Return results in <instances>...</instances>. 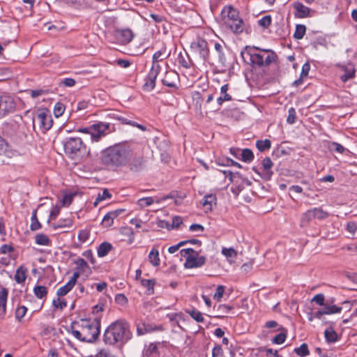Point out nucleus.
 <instances>
[{"mask_svg":"<svg viewBox=\"0 0 357 357\" xmlns=\"http://www.w3.org/2000/svg\"><path fill=\"white\" fill-rule=\"evenodd\" d=\"M133 155L132 150L126 144H116L100 152V163L109 169L126 166Z\"/></svg>","mask_w":357,"mask_h":357,"instance_id":"1","label":"nucleus"},{"mask_svg":"<svg viewBox=\"0 0 357 357\" xmlns=\"http://www.w3.org/2000/svg\"><path fill=\"white\" fill-rule=\"evenodd\" d=\"M71 334L78 340L84 342H93L100 332V318L82 319L74 321L70 326Z\"/></svg>","mask_w":357,"mask_h":357,"instance_id":"2","label":"nucleus"},{"mask_svg":"<svg viewBox=\"0 0 357 357\" xmlns=\"http://www.w3.org/2000/svg\"><path fill=\"white\" fill-rule=\"evenodd\" d=\"M243 61L253 68L269 66L278 60L277 54L270 49H261L256 46H247L241 53Z\"/></svg>","mask_w":357,"mask_h":357,"instance_id":"3","label":"nucleus"},{"mask_svg":"<svg viewBox=\"0 0 357 357\" xmlns=\"http://www.w3.org/2000/svg\"><path fill=\"white\" fill-rule=\"evenodd\" d=\"M132 336L128 323L124 320H117L105 330L103 340L106 344L110 345L124 344L132 338Z\"/></svg>","mask_w":357,"mask_h":357,"instance_id":"4","label":"nucleus"},{"mask_svg":"<svg viewBox=\"0 0 357 357\" xmlns=\"http://www.w3.org/2000/svg\"><path fill=\"white\" fill-rule=\"evenodd\" d=\"M114 130V126L110 123L100 121L89 127L79 128L78 132L89 135L92 142H98L102 137Z\"/></svg>","mask_w":357,"mask_h":357,"instance_id":"5","label":"nucleus"},{"mask_svg":"<svg viewBox=\"0 0 357 357\" xmlns=\"http://www.w3.org/2000/svg\"><path fill=\"white\" fill-rule=\"evenodd\" d=\"M63 144L66 154L71 159L82 157L87 153L86 146L79 137L67 138Z\"/></svg>","mask_w":357,"mask_h":357,"instance_id":"6","label":"nucleus"},{"mask_svg":"<svg viewBox=\"0 0 357 357\" xmlns=\"http://www.w3.org/2000/svg\"><path fill=\"white\" fill-rule=\"evenodd\" d=\"M180 252L181 256L185 258L184 266L186 268H199L206 262V257L199 256V252L192 248L182 249Z\"/></svg>","mask_w":357,"mask_h":357,"instance_id":"7","label":"nucleus"},{"mask_svg":"<svg viewBox=\"0 0 357 357\" xmlns=\"http://www.w3.org/2000/svg\"><path fill=\"white\" fill-rule=\"evenodd\" d=\"M191 52L197 55L204 62L209 61L210 51L208 44L206 40L202 38H196L190 44Z\"/></svg>","mask_w":357,"mask_h":357,"instance_id":"8","label":"nucleus"},{"mask_svg":"<svg viewBox=\"0 0 357 357\" xmlns=\"http://www.w3.org/2000/svg\"><path fill=\"white\" fill-rule=\"evenodd\" d=\"M37 121L40 128L44 131L50 130L53 125V120L50 111L45 108L40 109L37 111L33 121Z\"/></svg>","mask_w":357,"mask_h":357,"instance_id":"9","label":"nucleus"},{"mask_svg":"<svg viewBox=\"0 0 357 357\" xmlns=\"http://www.w3.org/2000/svg\"><path fill=\"white\" fill-rule=\"evenodd\" d=\"M226 62V56L224 53L223 46L220 43H215L214 50L210 53L209 61L210 65L220 63L225 66Z\"/></svg>","mask_w":357,"mask_h":357,"instance_id":"10","label":"nucleus"},{"mask_svg":"<svg viewBox=\"0 0 357 357\" xmlns=\"http://www.w3.org/2000/svg\"><path fill=\"white\" fill-rule=\"evenodd\" d=\"M161 67L159 63L152 62L151 68L146 77V81L144 84L145 90L151 91L155 86V80L160 71Z\"/></svg>","mask_w":357,"mask_h":357,"instance_id":"11","label":"nucleus"},{"mask_svg":"<svg viewBox=\"0 0 357 357\" xmlns=\"http://www.w3.org/2000/svg\"><path fill=\"white\" fill-rule=\"evenodd\" d=\"M178 82V74L172 70H167L164 77L162 79V84L170 88L177 89V84Z\"/></svg>","mask_w":357,"mask_h":357,"instance_id":"12","label":"nucleus"},{"mask_svg":"<svg viewBox=\"0 0 357 357\" xmlns=\"http://www.w3.org/2000/svg\"><path fill=\"white\" fill-rule=\"evenodd\" d=\"M115 37L121 45H127L132 41L134 33L130 29H116Z\"/></svg>","mask_w":357,"mask_h":357,"instance_id":"13","label":"nucleus"},{"mask_svg":"<svg viewBox=\"0 0 357 357\" xmlns=\"http://www.w3.org/2000/svg\"><path fill=\"white\" fill-rule=\"evenodd\" d=\"M15 108V103L12 97L2 96L0 97V112L3 114L13 112Z\"/></svg>","mask_w":357,"mask_h":357,"instance_id":"14","label":"nucleus"},{"mask_svg":"<svg viewBox=\"0 0 357 357\" xmlns=\"http://www.w3.org/2000/svg\"><path fill=\"white\" fill-rule=\"evenodd\" d=\"M108 116H109L110 118H112V119H117L119 120V121L121 122V123L123 124H127V125H130V126H132L133 127H136V128H138L139 129H140L142 131H146V127L142 125V124H139L134 121H132L125 116H120L118 114H116V113H110L108 114Z\"/></svg>","mask_w":357,"mask_h":357,"instance_id":"15","label":"nucleus"},{"mask_svg":"<svg viewBox=\"0 0 357 357\" xmlns=\"http://www.w3.org/2000/svg\"><path fill=\"white\" fill-rule=\"evenodd\" d=\"M261 165L263 167L261 175V178L265 180H270L273 175L271 168L273 163L272 160L269 157H266L262 160Z\"/></svg>","mask_w":357,"mask_h":357,"instance_id":"16","label":"nucleus"},{"mask_svg":"<svg viewBox=\"0 0 357 357\" xmlns=\"http://www.w3.org/2000/svg\"><path fill=\"white\" fill-rule=\"evenodd\" d=\"M8 291L6 287L0 288V321L4 319L6 313V303Z\"/></svg>","mask_w":357,"mask_h":357,"instance_id":"17","label":"nucleus"},{"mask_svg":"<svg viewBox=\"0 0 357 357\" xmlns=\"http://www.w3.org/2000/svg\"><path fill=\"white\" fill-rule=\"evenodd\" d=\"M229 85L225 84L220 88L221 96L216 100L215 110H219L221 108L222 103L225 101H230L232 100L231 96L227 93Z\"/></svg>","mask_w":357,"mask_h":357,"instance_id":"18","label":"nucleus"},{"mask_svg":"<svg viewBox=\"0 0 357 357\" xmlns=\"http://www.w3.org/2000/svg\"><path fill=\"white\" fill-rule=\"evenodd\" d=\"M222 15L225 21H234L239 18L238 11L231 6H225L222 10Z\"/></svg>","mask_w":357,"mask_h":357,"instance_id":"19","label":"nucleus"},{"mask_svg":"<svg viewBox=\"0 0 357 357\" xmlns=\"http://www.w3.org/2000/svg\"><path fill=\"white\" fill-rule=\"evenodd\" d=\"M225 24L234 33H241L245 29L244 22L240 17L234 21H225Z\"/></svg>","mask_w":357,"mask_h":357,"instance_id":"20","label":"nucleus"},{"mask_svg":"<svg viewBox=\"0 0 357 357\" xmlns=\"http://www.w3.org/2000/svg\"><path fill=\"white\" fill-rule=\"evenodd\" d=\"M294 8L296 10L295 16L298 18H305L310 16L311 9L301 2L294 3Z\"/></svg>","mask_w":357,"mask_h":357,"instance_id":"21","label":"nucleus"},{"mask_svg":"<svg viewBox=\"0 0 357 357\" xmlns=\"http://www.w3.org/2000/svg\"><path fill=\"white\" fill-rule=\"evenodd\" d=\"M160 343H150L143 350L142 357H158V346Z\"/></svg>","mask_w":357,"mask_h":357,"instance_id":"22","label":"nucleus"},{"mask_svg":"<svg viewBox=\"0 0 357 357\" xmlns=\"http://www.w3.org/2000/svg\"><path fill=\"white\" fill-rule=\"evenodd\" d=\"M216 195L215 194H208L204 196L202 204L206 212L211 211L213 206L216 204Z\"/></svg>","mask_w":357,"mask_h":357,"instance_id":"23","label":"nucleus"},{"mask_svg":"<svg viewBox=\"0 0 357 357\" xmlns=\"http://www.w3.org/2000/svg\"><path fill=\"white\" fill-rule=\"evenodd\" d=\"M122 212V210H116L108 212L103 218L102 225L109 227L113 225L114 220Z\"/></svg>","mask_w":357,"mask_h":357,"instance_id":"24","label":"nucleus"},{"mask_svg":"<svg viewBox=\"0 0 357 357\" xmlns=\"http://www.w3.org/2000/svg\"><path fill=\"white\" fill-rule=\"evenodd\" d=\"M168 197H163L160 199L152 197L141 198L137 201V204L140 207H146L151 206L153 203H160L161 201L165 200Z\"/></svg>","mask_w":357,"mask_h":357,"instance_id":"25","label":"nucleus"},{"mask_svg":"<svg viewBox=\"0 0 357 357\" xmlns=\"http://www.w3.org/2000/svg\"><path fill=\"white\" fill-rule=\"evenodd\" d=\"M333 302V300H331V302L328 301L324 305V308L322 309L323 311H324L325 314H336L340 313L342 311V307H338L335 305H332V303Z\"/></svg>","mask_w":357,"mask_h":357,"instance_id":"26","label":"nucleus"},{"mask_svg":"<svg viewBox=\"0 0 357 357\" xmlns=\"http://www.w3.org/2000/svg\"><path fill=\"white\" fill-rule=\"evenodd\" d=\"M156 327H153L151 324L144 322L139 323L137 325V333L138 335H143L155 330Z\"/></svg>","mask_w":357,"mask_h":357,"instance_id":"27","label":"nucleus"},{"mask_svg":"<svg viewBox=\"0 0 357 357\" xmlns=\"http://www.w3.org/2000/svg\"><path fill=\"white\" fill-rule=\"evenodd\" d=\"M343 70H344V74L342 75H341V77H340V79L342 80V82L345 83L348 80L354 78L356 70L353 66H351V67L344 66Z\"/></svg>","mask_w":357,"mask_h":357,"instance_id":"28","label":"nucleus"},{"mask_svg":"<svg viewBox=\"0 0 357 357\" xmlns=\"http://www.w3.org/2000/svg\"><path fill=\"white\" fill-rule=\"evenodd\" d=\"M113 248V246L111 243L108 242L102 243L97 250L98 256L99 257H105L109 251H111Z\"/></svg>","mask_w":357,"mask_h":357,"instance_id":"29","label":"nucleus"},{"mask_svg":"<svg viewBox=\"0 0 357 357\" xmlns=\"http://www.w3.org/2000/svg\"><path fill=\"white\" fill-rule=\"evenodd\" d=\"M27 269L24 266H20L15 273V280L18 284L23 283L26 278Z\"/></svg>","mask_w":357,"mask_h":357,"instance_id":"30","label":"nucleus"},{"mask_svg":"<svg viewBox=\"0 0 357 357\" xmlns=\"http://www.w3.org/2000/svg\"><path fill=\"white\" fill-rule=\"evenodd\" d=\"M144 165V160L142 157L135 158L130 164V169L137 172L142 169Z\"/></svg>","mask_w":357,"mask_h":357,"instance_id":"31","label":"nucleus"},{"mask_svg":"<svg viewBox=\"0 0 357 357\" xmlns=\"http://www.w3.org/2000/svg\"><path fill=\"white\" fill-rule=\"evenodd\" d=\"M149 262L153 266H158L160 264V259L159 257V252L157 249L153 248L149 255Z\"/></svg>","mask_w":357,"mask_h":357,"instance_id":"32","label":"nucleus"},{"mask_svg":"<svg viewBox=\"0 0 357 357\" xmlns=\"http://www.w3.org/2000/svg\"><path fill=\"white\" fill-rule=\"evenodd\" d=\"M155 280L150 279H142L141 284L144 287L146 288V294L149 295L153 294L154 293V285H155Z\"/></svg>","mask_w":357,"mask_h":357,"instance_id":"33","label":"nucleus"},{"mask_svg":"<svg viewBox=\"0 0 357 357\" xmlns=\"http://www.w3.org/2000/svg\"><path fill=\"white\" fill-rule=\"evenodd\" d=\"M313 218H314V217L312 210H307L301 216L300 223L301 226L302 227H305Z\"/></svg>","mask_w":357,"mask_h":357,"instance_id":"34","label":"nucleus"},{"mask_svg":"<svg viewBox=\"0 0 357 357\" xmlns=\"http://www.w3.org/2000/svg\"><path fill=\"white\" fill-rule=\"evenodd\" d=\"M314 218L324 220L329 216L327 211H324L321 207H316L312 209Z\"/></svg>","mask_w":357,"mask_h":357,"instance_id":"35","label":"nucleus"},{"mask_svg":"<svg viewBox=\"0 0 357 357\" xmlns=\"http://www.w3.org/2000/svg\"><path fill=\"white\" fill-rule=\"evenodd\" d=\"M73 222L70 218H66L63 220H60L58 223L52 224V227L53 229H56L59 228H64V227H70L73 226Z\"/></svg>","mask_w":357,"mask_h":357,"instance_id":"36","label":"nucleus"},{"mask_svg":"<svg viewBox=\"0 0 357 357\" xmlns=\"http://www.w3.org/2000/svg\"><path fill=\"white\" fill-rule=\"evenodd\" d=\"M222 254L224 256H225L226 258L229 261H234L236 259V256H237L236 251L234 248H222Z\"/></svg>","mask_w":357,"mask_h":357,"instance_id":"37","label":"nucleus"},{"mask_svg":"<svg viewBox=\"0 0 357 357\" xmlns=\"http://www.w3.org/2000/svg\"><path fill=\"white\" fill-rule=\"evenodd\" d=\"M74 284L68 281L65 285L59 287L56 291V295L58 296H63L66 295L73 287Z\"/></svg>","mask_w":357,"mask_h":357,"instance_id":"38","label":"nucleus"},{"mask_svg":"<svg viewBox=\"0 0 357 357\" xmlns=\"http://www.w3.org/2000/svg\"><path fill=\"white\" fill-rule=\"evenodd\" d=\"M36 243L40 245H49L50 240L49 237L44 234H38L35 237Z\"/></svg>","mask_w":357,"mask_h":357,"instance_id":"39","label":"nucleus"},{"mask_svg":"<svg viewBox=\"0 0 357 357\" xmlns=\"http://www.w3.org/2000/svg\"><path fill=\"white\" fill-rule=\"evenodd\" d=\"M112 197V195L110 194V192H109V190L107 189H105L102 192H99L98 195H97V197H96V199L93 203V205L95 206H97L98 204L103 201V200H105L107 199H109L111 198Z\"/></svg>","mask_w":357,"mask_h":357,"instance_id":"40","label":"nucleus"},{"mask_svg":"<svg viewBox=\"0 0 357 357\" xmlns=\"http://www.w3.org/2000/svg\"><path fill=\"white\" fill-rule=\"evenodd\" d=\"M256 146L259 151L263 152L271 148V142L267 139L264 140H257L256 142Z\"/></svg>","mask_w":357,"mask_h":357,"instance_id":"41","label":"nucleus"},{"mask_svg":"<svg viewBox=\"0 0 357 357\" xmlns=\"http://www.w3.org/2000/svg\"><path fill=\"white\" fill-rule=\"evenodd\" d=\"M306 31V26L303 24H297L295 28L294 38L297 40H301L303 38Z\"/></svg>","mask_w":357,"mask_h":357,"instance_id":"42","label":"nucleus"},{"mask_svg":"<svg viewBox=\"0 0 357 357\" xmlns=\"http://www.w3.org/2000/svg\"><path fill=\"white\" fill-rule=\"evenodd\" d=\"M36 213H37L36 210H34L32 213V215H31V223L30 225V229L31 231H36L41 228V224L40 223V222L38 220Z\"/></svg>","mask_w":357,"mask_h":357,"instance_id":"43","label":"nucleus"},{"mask_svg":"<svg viewBox=\"0 0 357 357\" xmlns=\"http://www.w3.org/2000/svg\"><path fill=\"white\" fill-rule=\"evenodd\" d=\"M294 351L300 357H305L310 354L308 346L306 343H303L299 347L295 348Z\"/></svg>","mask_w":357,"mask_h":357,"instance_id":"44","label":"nucleus"},{"mask_svg":"<svg viewBox=\"0 0 357 357\" xmlns=\"http://www.w3.org/2000/svg\"><path fill=\"white\" fill-rule=\"evenodd\" d=\"M241 159L245 162H250L254 159V154L249 149H244L241 151Z\"/></svg>","mask_w":357,"mask_h":357,"instance_id":"45","label":"nucleus"},{"mask_svg":"<svg viewBox=\"0 0 357 357\" xmlns=\"http://www.w3.org/2000/svg\"><path fill=\"white\" fill-rule=\"evenodd\" d=\"M33 292L37 298H43L47 296V289L45 286H36Z\"/></svg>","mask_w":357,"mask_h":357,"instance_id":"46","label":"nucleus"},{"mask_svg":"<svg viewBox=\"0 0 357 357\" xmlns=\"http://www.w3.org/2000/svg\"><path fill=\"white\" fill-rule=\"evenodd\" d=\"M324 336L328 342H335L337 340V333L333 328L326 329L324 332Z\"/></svg>","mask_w":357,"mask_h":357,"instance_id":"47","label":"nucleus"},{"mask_svg":"<svg viewBox=\"0 0 357 357\" xmlns=\"http://www.w3.org/2000/svg\"><path fill=\"white\" fill-rule=\"evenodd\" d=\"M187 312L197 322L202 323L204 321V318L203 317L202 313L198 311L197 310L193 309L192 310H188Z\"/></svg>","mask_w":357,"mask_h":357,"instance_id":"48","label":"nucleus"},{"mask_svg":"<svg viewBox=\"0 0 357 357\" xmlns=\"http://www.w3.org/2000/svg\"><path fill=\"white\" fill-rule=\"evenodd\" d=\"M232 308V306L227 305L225 304L218 305L217 310L219 311L220 314L217 315L216 317L219 318L224 317L225 315L223 314L228 313Z\"/></svg>","mask_w":357,"mask_h":357,"instance_id":"49","label":"nucleus"},{"mask_svg":"<svg viewBox=\"0 0 357 357\" xmlns=\"http://www.w3.org/2000/svg\"><path fill=\"white\" fill-rule=\"evenodd\" d=\"M272 22V18L271 15H265L261 19L258 21V24L259 26L264 29H267L271 24Z\"/></svg>","mask_w":357,"mask_h":357,"instance_id":"50","label":"nucleus"},{"mask_svg":"<svg viewBox=\"0 0 357 357\" xmlns=\"http://www.w3.org/2000/svg\"><path fill=\"white\" fill-rule=\"evenodd\" d=\"M26 312H27V308L25 306H24V305L19 306L15 310V318L19 321H20L22 319V318L24 317V315L26 314Z\"/></svg>","mask_w":357,"mask_h":357,"instance_id":"51","label":"nucleus"},{"mask_svg":"<svg viewBox=\"0 0 357 357\" xmlns=\"http://www.w3.org/2000/svg\"><path fill=\"white\" fill-rule=\"evenodd\" d=\"M65 110V106L61 102H56L54 107V114L56 117L61 116Z\"/></svg>","mask_w":357,"mask_h":357,"instance_id":"52","label":"nucleus"},{"mask_svg":"<svg viewBox=\"0 0 357 357\" xmlns=\"http://www.w3.org/2000/svg\"><path fill=\"white\" fill-rule=\"evenodd\" d=\"M52 304L55 308L63 310L67 306V303L64 299L57 298L53 300Z\"/></svg>","mask_w":357,"mask_h":357,"instance_id":"53","label":"nucleus"},{"mask_svg":"<svg viewBox=\"0 0 357 357\" xmlns=\"http://www.w3.org/2000/svg\"><path fill=\"white\" fill-rule=\"evenodd\" d=\"M90 236V231L88 229L80 230L78 234V240L82 242H86Z\"/></svg>","mask_w":357,"mask_h":357,"instance_id":"54","label":"nucleus"},{"mask_svg":"<svg viewBox=\"0 0 357 357\" xmlns=\"http://www.w3.org/2000/svg\"><path fill=\"white\" fill-rule=\"evenodd\" d=\"M165 53V50H158L155 52L152 57V62H155L159 63L160 61H162L166 58V56L163 57Z\"/></svg>","mask_w":357,"mask_h":357,"instance_id":"55","label":"nucleus"},{"mask_svg":"<svg viewBox=\"0 0 357 357\" xmlns=\"http://www.w3.org/2000/svg\"><path fill=\"white\" fill-rule=\"evenodd\" d=\"M287 337V334L285 332L280 333L274 337L272 342L274 344H280L284 342Z\"/></svg>","mask_w":357,"mask_h":357,"instance_id":"56","label":"nucleus"},{"mask_svg":"<svg viewBox=\"0 0 357 357\" xmlns=\"http://www.w3.org/2000/svg\"><path fill=\"white\" fill-rule=\"evenodd\" d=\"M296 117V112L295 109L293 107L289 108V111H288L287 119V123H289V124L294 123Z\"/></svg>","mask_w":357,"mask_h":357,"instance_id":"57","label":"nucleus"},{"mask_svg":"<svg viewBox=\"0 0 357 357\" xmlns=\"http://www.w3.org/2000/svg\"><path fill=\"white\" fill-rule=\"evenodd\" d=\"M311 302H314L319 305L324 306L325 304V297L323 294H316L311 300Z\"/></svg>","mask_w":357,"mask_h":357,"instance_id":"58","label":"nucleus"},{"mask_svg":"<svg viewBox=\"0 0 357 357\" xmlns=\"http://www.w3.org/2000/svg\"><path fill=\"white\" fill-rule=\"evenodd\" d=\"M76 82L73 78H64L60 80L59 85L60 86H64L68 87H72L75 84Z\"/></svg>","mask_w":357,"mask_h":357,"instance_id":"59","label":"nucleus"},{"mask_svg":"<svg viewBox=\"0 0 357 357\" xmlns=\"http://www.w3.org/2000/svg\"><path fill=\"white\" fill-rule=\"evenodd\" d=\"M224 292L225 287L222 285L218 286L214 294L213 298L216 299L218 301H220L224 294Z\"/></svg>","mask_w":357,"mask_h":357,"instance_id":"60","label":"nucleus"},{"mask_svg":"<svg viewBox=\"0 0 357 357\" xmlns=\"http://www.w3.org/2000/svg\"><path fill=\"white\" fill-rule=\"evenodd\" d=\"M73 197V194L65 195L62 199L63 206H68L72 203Z\"/></svg>","mask_w":357,"mask_h":357,"instance_id":"61","label":"nucleus"},{"mask_svg":"<svg viewBox=\"0 0 357 357\" xmlns=\"http://www.w3.org/2000/svg\"><path fill=\"white\" fill-rule=\"evenodd\" d=\"M183 223V220L179 216H175L172 218V222L171 224V228H178Z\"/></svg>","mask_w":357,"mask_h":357,"instance_id":"62","label":"nucleus"},{"mask_svg":"<svg viewBox=\"0 0 357 357\" xmlns=\"http://www.w3.org/2000/svg\"><path fill=\"white\" fill-rule=\"evenodd\" d=\"M357 229V225L354 222H349L347 224V230L348 232L354 235Z\"/></svg>","mask_w":357,"mask_h":357,"instance_id":"63","label":"nucleus"},{"mask_svg":"<svg viewBox=\"0 0 357 357\" xmlns=\"http://www.w3.org/2000/svg\"><path fill=\"white\" fill-rule=\"evenodd\" d=\"M222 349L220 345H216L212 350V357H219L222 356Z\"/></svg>","mask_w":357,"mask_h":357,"instance_id":"64","label":"nucleus"}]
</instances>
